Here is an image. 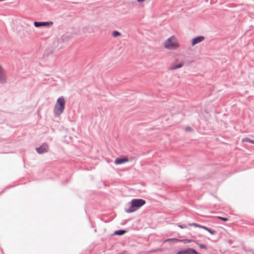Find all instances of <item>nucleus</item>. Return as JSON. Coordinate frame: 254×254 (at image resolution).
I'll use <instances>...</instances> for the list:
<instances>
[{
	"mask_svg": "<svg viewBox=\"0 0 254 254\" xmlns=\"http://www.w3.org/2000/svg\"><path fill=\"white\" fill-rule=\"evenodd\" d=\"M164 47L167 49L174 50L178 49L180 45L175 36H173L166 40L164 43Z\"/></svg>",
	"mask_w": 254,
	"mask_h": 254,
	"instance_id": "nucleus-1",
	"label": "nucleus"
},
{
	"mask_svg": "<svg viewBox=\"0 0 254 254\" xmlns=\"http://www.w3.org/2000/svg\"><path fill=\"white\" fill-rule=\"evenodd\" d=\"M145 203V201L142 199H133L131 201V206L126 210L127 213L133 212Z\"/></svg>",
	"mask_w": 254,
	"mask_h": 254,
	"instance_id": "nucleus-2",
	"label": "nucleus"
},
{
	"mask_svg": "<svg viewBox=\"0 0 254 254\" xmlns=\"http://www.w3.org/2000/svg\"><path fill=\"white\" fill-rule=\"evenodd\" d=\"M65 106L64 99L63 97H60L57 101L55 106L54 112L56 116H59L63 113Z\"/></svg>",
	"mask_w": 254,
	"mask_h": 254,
	"instance_id": "nucleus-3",
	"label": "nucleus"
},
{
	"mask_svg": "<svg viewBox=\"0 0 254 254\" xmlns=\"http://www.w3.org/2000/svg\"><path fill=\"white\" fill-rule=\"evenodd\" d=\"M54 23L52 21H47V22H37L35 21L34 22V25L36 27H50L53 25Z\"/></svg>",
	"mask_w": 254,
	"mask_h": 254,
	"instance_id": "nucleus-4",
	"label": "nucleus"
},
{
	"mask_svg": "<svg viewBox=\"0 0 254 254\" xmlns=\"http://www.w3.org/2000/svg\"><path fill=\"white\" fill-rule=\"evenodd\" d=\"M6 81V76L4 70L0 64V83L4 84Z\"/></svg>",
	"mask_w": 254,
	"mask_h": 254,
	"instance_id": "nucleus-5",
	"label": "nucleus"
},
{
	"mask_svg": "<svg viewBox=\"0 0 254 254\" xmlns=\"http://www.w3.org/2000/svg\"><path fill=\"white\" fill-rule=\"evenodd\" d=\"M176 254H198L195 250L191 248H188L186 250L178 252Z\"/></svg>",
	"mask_w": 254,
	"mask_h": 254,
	"instance_id": "nucleus-6",
	"label": "nucleus"
},
{
	"mask_svg": "<svg viewBox=\"0 0 254 254\" xmlns=\"http://www.w3.org/2000/svg\"><path fill=\"white\" fill-rule=\"evenodd\" d=\"M184 63L183 61L179 62L178 63H174L169 66V69L171 70H175L182 67L184 66Z\"/></svg>",
	"mask_w": 254,
	"mask_h": 254,
	"instance_id": "nucleus-7",
	"label": "nucleus"
},
{
	"mask_svg": "<svg viewBox=\"0 0 254 254\" xmlns=\"http://www.w3.org/2000/svg\"><path fill=\"white\" fill-rule=\"evenodd\" d=\"M36 150L40 154L47 152L48 150V146L47 144L44 143L40 147L37 148Z\"/></svg>",
	"mask_w": 254,
	"mask_h": 254,
	"instance_id": "nucleus-8",
	"label": "nucleus"
},
{
	"mask_svg": "<svg viewBox=\"0 0 254 254\" xmlns=\"http://www.w3.org/2000/svg\"><path fill=\"white\" fill-rule=\"evenodd\" d=\"M128 161L127 157L124 156L122 158H118L115 160V164L116 165H120L123 163H127Z\"/></svg>",
	"mask_w": 254,
	"mask_h": 254,
	"instance_id": "nucleus-9",
	"label": "nucleus"
},
{
	"mask_svg": "<svg viewBox=\"0 0 254 254\" xmlns=\"http://www.w3.org/2000/svg\"><path fill=\"white\" fill-rule=\"evenodd\" d=\"M204 40V37L202 36L194 38L192 40L191 46H193L203 41Z\"/></svg>",
	"mask_w": 254,
	"mask_h": 254,
	"instance_id": "nucleus-10",
	"label": "nucleus"
},
{
	"mask_svg": "<svg viewBox=\"0 0 254 254\" xmlns=\"http://www.w3.org/2000/svg\"><path fill=\"white\" fill-rule=\"evenodd\" d=\"M189 225L190 226H194V227H195L200 228H202V229H206V227L205 226H201V225H198V224H197L196 223H191V224H189Z\"/></svg>",
	"mask_w": 254,
	"mask_h": 254,
	"instance_id": "nucleus-11",
	"label": "nucleus"
},
{
	"mask_svg": "<svg viewBox=\"0 0 254 254\" xmlns=\"http://www.w3.org/2000/svg\"><path fill=\"white\" fill-rule=\"evenodd\" d=\"M125 233L126 231L125 230H120L115 231L114 232V234L116 235H122L124 234Z\"/></svg>",
	"mask_w": 254,
	"mask_h": 254,
	"instance_id": "nucleus-12",
	"label": "nucleus"
},
{
	"mask_svg": "<svg viewBox=\"0 0 254 254\" xmlns=\"http://www.w3.org/2000/svg\"><path fill=\"white\" fill-rule=\"evenodd\" d=\"M245 141L249 142L252 144H254V140H252L248 138H245L242 139V142H244Z\"/></svg>",
	"mask_w": 254,
	"mask_h": 254,
	"instance_id": "nucleus-13",
	"label": "nucleus"
},
{
	"mask_svg": "<svg viewBox=\"0 0 254 254\" xmlns=\"http://www.w3.org/2000/svg\"><path fill=\"white\" fill-rule=\"evenodd\" d=\"M121 35V33H120L119 32L117 31H115L113 32V36L114 37H117L118 36H120Z\"/></svg>",
	"mask_w": 254,
	"mask_h": 254,
	"instance_id": "nucleus-14",
	"label": "nucleus"
},
{
	"mask_svg": "<svg viewBox=\"0 0 254 254\" xmlns=\"http://www.w3.org/2000/svg\"><path fill=\"white\" fill-rule=\"evenodd\" d=\"M180 240L177 239H167L165 240V242H170V241H172V242H178V241H180Z\"/></svg>",
	"mask_w": 254,
	"mask_h": 254,
	"instance_id": "nucleus-15",
	"label": "nucleus"
},
{
	"mask_svg": "<svg viewBox=\"0 0 254 254\" xmlns=\"http://www.w3.org/2000/svg\"><path fill=\"white\" fill-rule=\"evenodd\" d=\"M180 241L183 242L184 243H190V242H192L193 241L192 240H190V239H185V240H180Z\"/></svg>",
	"mask_w": 254,
	"mask_h": 254,
	"instance_id": "nucleus-16",
	"label": "nucleus"
},
{
	"mask_svg": "<svg viewBox=\"0 0 254 254\" xmlns=\"http://www.w3.org/2000/svg\"><path fill=\"white\" fill-rule=\"evenodd\" d=\"M204 230L208 231L210 233H211V234H214V233H215V231L214 230H212L211 229H210L207 227H206V229H204Z\"/></svg>",
	"mask_w": 254,
	"mask_h": 254,
	"instance_id": "nucleus-17",
	"label": "nucleus"
},
{
	"mask_svg": "<svg viewBox=\"0 0 254 254\" xmlns=\"http://www.w3.org/2000/svg\"><path fill=\"white\" fill-rule=\"evenodd\" d=\"M185 129V130L186 131H188V132H191L192 130V128L191 127H186Z\"/></svg>",
	"mask_w": 254,
	"mask_h": 254,
	"instance_id": "nucleus-18",
	"label": "nucleus"
},
{
	"mask_svg": "<svg viewBox=\"0 0 254 254\" xmlns=\"http://www.w3.org/2000/svg\"><path fill=\"white\" fill-rule=\"evenodd\" d=\"M197 245L199 246V247L201 248V249H206V247L205 246V245H203V244H197Z\"/></svg>",
	"mask_w": 254,
	"mask_h": 254,
	"instance_id": "nucleus-19",
	"label": "nucleus"
},
{
	"mask_svg": "<svg viewBox=\"0 0 254 254\" xmlns=\"http://www.w3.org/2000/svg\"><path fill=\"white\" fill-rule=\"evenodd\" d=\"M218 218H219V219L222 220L223 221H227L228 220V218H225V217H220V216H218Z\"/></svg>",
	"mask_w": 254,
	"mask_h": 254,
	"instance_id": "nucleus-20",
	"label": "nucleus"
},
{
	"mask_svg": "<svg viewBox=\"0 0 254 254\" xmlns=\"http://www.w3.org/2000/svg\"><path fill=\"white\" fill-rule=\"evenodd\" d=\"M179 227L181 228H185L186 227V225H179Z\"/></svg>",
	"mask_w": 254,
	"mask_h": 254,
	"instance_id": "nucleus-21",
	"label": "nucleus"
}]
</instances>
